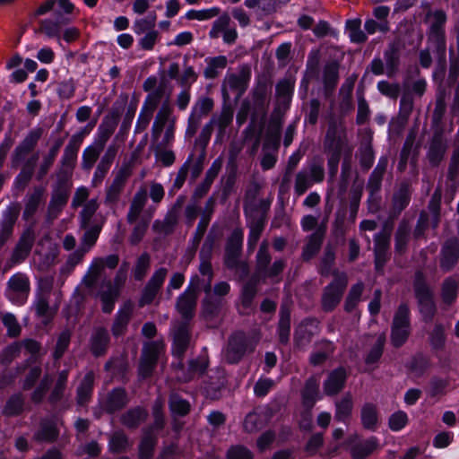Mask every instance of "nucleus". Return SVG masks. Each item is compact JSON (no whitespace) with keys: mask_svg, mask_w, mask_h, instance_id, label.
<instances>
[{"mask_svg":"<svg viewBox=\"0 0 459 459\" xmlns=\"http://www.w3.org/2000/svg\"><path fill=\"white\" fill-rule=\"evenodd\" d=\"M319 380L316 377H311L307 380L304 392H303V403L306 407L311 408L318 398L319 392Z\"/></svg>","mask_w":459,"mask_h":459,"instance_id":"18","label":"nucleus"},{"mask_svg":"<svg viewBox=\"0 0 459 459\" xmlns=\"http://www.w3.org/2000/svg\"><path fill=\"white\" fill-rule=\"evenodd\" d=\"M345 33L352 43L361 44L368 39L366 33L361 30V20L359 18L346 21Z\"/></svg>","mask_w":459,"mask_h":459,"instance_id":"12","label":"nucleus"},{"mask_svg":"<svg viewBox=\"0 0 459 459\" xmlns=\"http://www.w3.org/2000/svg\"><path fill=\"white\" fill-rule=\"evenodd\" d=\"M91 127L86 126L81 133L73 135L70 143L66 145L64 152V159L67 161H74L80 144L82 142L84 135L88 134Z\"/></svg>","mask_w":459,"mask_h":459,"instance_id":"15","label":"nucleus"},{"mask_svg":"<svg viewBox=\"0 0 459 459\" xmlns=\"http://www.w3.org/2000/svg\"><path fill=\"white\" fill-rule=\"evenodd\" d=\"M221 8L217 6H213L208 9H202V10H195L190 9L188 10L186 14L185 18L191 21V20H197V21H207L213 17H216L220 14Z\"/></svg>","mask_w":459,"mask_h":459,"instance_id":"23","label":"nucleus"},{"mask_svg":"<svg viewBox=\"0 0 459 459\" xmlns=\"http://www.w3.org/2000/svg\"><path fill=\"white\" fill-rule=\"evenodd\" d=\"M108 335L106 330L99 329L95 332L92 342L91 350L96 355L101 354L107 347Z\"/></svg>","mask_w":459,"mask_h":459,"instance_id":"29","label":"nucleus"},{"mask_svg":"<svg viewBox=\"0 0 459 459\" xmlns=\"http://www.w3.org/2000/svg\"><path fill=\"white\" fill-rule=\"evenodd\" d=\"M447 17L442 9L436 10L433 13V22L429 27V40L434 44L438 52L437 57H446V32L445 25Z\"/></svg>","mask_w":459,"mask_h":459,"instance_id":"1","label":"nucleus"},{"mask_svg":"<svg viewBox=\"0 0 459 459\" xmlns=\"http://www.w3.org/2000/svg\"><path fill=\"white\" fill-rule=\"evenodd\" d=\"M174 342H173V352L180 356L186 350L189 335L186 326H181L174 331Z\"/></svg>","mask_w":459,"mask_h":459,"instance_id":"22","label":"nucleus"},{"mask_svg":"<svg viewBox=\"0 0 459 459\" xmlns=\"http://www.w3.org/2000/svg\"><path fill=\"white\" fill-rule=\"evenodd\" d=\"M273 385V381L270 378L259 379L254 387V392L256 396L263 397L268 394Z\"/></svg>","mask_w":459,"mask_h":459,"instance_id":"49","label":"nucleus"},{"mask_svg":"<svg viewBox=\"0 0 459 459\" xmlns=\"http://www.w3.org/2000/svg\"><path fill=\"white\" fill-rule=\"evenodd\" d=\"M196 304V294L194 290H187L182 294L178 301V308L184 317L191 316Z\"/></svg>","mask_w":459,"mask_h":459,"instance_id":"17","label":"nucleus"},{"mask_svg":"<svg viewBox=\"0 0 459 459\" xmlns=\"http://www.w3.org/2000/svg\"><path fill=\"white\" fill-rule=\"evenodd\" d=\"M80 36V31L75 27H69L62 30L61 39L67 43L75 41Z\"/></svg>","mask_w":459,"mask_h":459,"instance_id":"62","label":"nucleus"},{"mask_svg":"<svg viewBox=\"0 0 459 459\" xmlns=\"http://www.w3.org/2000/svg\"><path fill=\"white\" fill-rule=\"evenodd\" d=\"M213 107V101L209 98L201 100L195 107L194 112L198 113L199 116L208 114Z\"/></svg>","mask_w":459,"mask_h":459,"instance_id":"57","label":"nucleus"},{"mask_svg":"<svg viewBox=\"0 0 459 459\" xmlns=\"http://www.w3.org/2000/svg\"><path fill=\"white\" fill-rule=\"evenodd\" d=\"M39 30L49 39H56L58 41L61 39L62 30L51 19L41 20Z\"/></svg>","mask_w":459,"mask_h":459,"instance_id":"28","label":"nucleus"},{"mask_svg":"<svg viewBox=\"0 0 459 459\" xmlns=\"http://www.w3.org/2000/svg\"><path fill=\"white\" fill-rule=\"evenodd\" d=\"M127 446V439L123 434H115L109 442L110 449L118 452Z\"/></svg>","mask_w":459,"mask_h":459,"instance_id":"56","label":"nucleus"},{"mask_svg":"<svg viewBox=\"0 0 459 459\" xmlns=\"http://www.w3.org/2000/svg\"><path fill=\"white\" fill-rule=\"evenodd\" d=\"M457 283L455 280L448 279L444 282L442 289V297L445 302L450 303L456 297Z\"/></svg>","mask_w":459,"mask_h":459,"instance_id":"39","label":"nucleus"},{"mask_svg":"<svg viewBox=\"0 0 459 459\" xmlns=\"http://www.w3.org/2000/svg\"><path fill=\"white\" fill-rule=\"evenodd\" d=\"M146 417V413L144 411L141 409H135L128 411L123 417V422L128 427H134L143 421Z\"/></svg>","mask_w":459,"mask_h":459,"instance_id":"40","label":"nucleus"},{"mask_svg":"<svg viewBox=\"0 0 459 459\" xmlns=\"http://www.w3.org/2000/svg\"><path fill=\"white\" fill-rule=\"evenodd\" d=\"M143 88L145 91H148L149 94L153 92L159 93L160 100L165 92V85L162 82H159L157 78L154 76L147 78L143 82Z\"/></svg>","mask_w":459,"mask_h":459,"instance_id":"36","label":"nucleus"},{"mask_svg":"<svg viewBox=\"0 0 459 459\" xmlns=\"http://www.w3.org/2000/svg\"><path fill=\"white\" fill-rule=\"evenodd\" d=\"M228 459H253V455L246 447L238 446L229 450Z\"/></svg>","mask_w":459,"mask_h":459,"instance_id":"51","label":"nucleus"},{"mask_svg":"<svg viewBox=\"0 0 459 459\" xmlns=\"http://www.w3.org/2000/svg\"><path fill=\"white\" fill-rule=\"evenodd\" d=\"M68 195L65 191H57L53 194L49 204L48 212L52 218H56L67 203Z\"/></svg>","mask_w":459,"mask_h":459,"instance_id":"26","label":"nucleus"},{"mask_svg":"<svg viewBox=\"0 0 459 459\" xmlns=\"http://www.w3.org/2000/svg\"><path fill=\"white\" fill-rule=\"evenodd\" d=\"M364 29L368 34H374L377 30L385 33L389 30V26L387 22H377L369 18L365 21Z\"/></svg>","mask_w":459,"mask_h":459,"instance_id":"41","label":"nucleus"},{"mask_svg":"<svg viewBox=\"0 0 459 459\" xmlns=\"http://www.w3.org/2000/svg\"><path fill=\"white\" fill-rule=\"evenodd\" d=\"M416 296L420 303V312L425 317H430L434 314L435 307L429 289L423 285H417Z\"/></svg>","mask_w":459,"mask_h":459,"instance_id":"13","label":"nucleus"},{"mask_svg":"<svg viewBox=\"0 0 459 459\" xmlns=\"http://www.w3.org/2000/svg\"><path fill=\"white\" fill-rule=\"evenodd\" d=\"M158 38L156 30L148 31L138 42L139 46L145 50H152Z\"/></svg>","mask_w":459,"mask_h":459,"instance_id":"54","label":"nucleus"},{"mask_svg":"<svg viewBox=\"0 0 459 459\" xmlns=\"http://www.w3.org/2000/svg\"><path fill=\"white\" fill-rule=\"evenodd\" d=\"M230 18L228 14H222L213 22L212 28L210 30L212 38L217 37L218 32L225 31L230 25Z\"/></svg>","mask_w":459,"mask_h":459,"instance_id":"45","label":"nucleus"},{"mask_svg":"<svg viewBox=\"0 0 459 459\" xmlns=\"http://www.w3.org/2000/svg\"><path fill=\"white\" fill-rule=\"evenodd\" d=\"M260 8L264 14L269 15L276 13L281 7L275 0H261Z\"/></svg>","mask_w":459,"mask_h":459,"instance_id":"61","label":"nucleus"},{"mask_svg":"<svg viewBox=\"0 0 459 459\" xmlns=\"http://www.w3.org/2000/svg\"><path fill=\"white\" fill-rule=\"evenodd\" d=\"M117 154V149L114 146H109L99 163L92 178V184L98 185L101 183L105 178L108 170L110 168L111 162L113 161Z\"/></svg>","mask_w":459,"mask_h":459,"instance_id":"11","label":"nucleus"},{"mask_svg":"<svg viewBox=\"0 0 459 459\" xmlns=\"http://www.w3.org/2000/svg\"><path fill=\"white\" fill-rule=\"evenodd\" d=\"M43 192L40 189L36 190L29 198L25 211L24 215L25 216H30L35 210L37 209L39 204L40 203L41 197H42Z\"/></svg>","mask_w":459,"mask_h":459,"instance_id":"46","label":"nucleus"},{"mask_svg":"<svg viewBox=\"0 0 459 459\" xmlns=\"http://www.w3.org/2000/svg\"><path fill=\"white\" fill-rule=\"evenodd\" d=\"M167 276V270L165 268H160L157 270L152 279L150 280L148 285L145 288L144 293L143 295L141 302L143 304L149 303L154 298L156 292L162 285L165 278Z\"/></svg>","mask_w":459,"mask_h":459,"instance_id":"10","label":"nucleus"},{"mask_svg":"<svg viewBox=\"0 0 459 459\" xmlns=\"http://www.w3.org/2000/svg\"><path fill=\"white\" fill-rule=\"evenodd\" d=\"M4 325L8 330L11 336H17L20 333L21 328L15 317L12 314H6L3 317Z\"/></svg>","mask_w":459,"mask_h":459,"instance_id":"53","label":"nucleus"},{"mask_svg":"<svg viewBox=\"0 0 459 459\" xmlns=\"http://www.w3.org/2000/svg\"><path fill=\"white\" fill-rule=\"evenodd\" d=\"M378 446V441L376 437H371L361 444L355 446L351 449V455L354 459H364L370 455Z\"/></svg>","mask_w":459,"mask_h":459,"instance_id":"21","label":"nucleus"},{"mask_svg":"<svg viewBox=\"0 0 459 459\" xmlns=\"http://www.w3.org/2000/svg\"><path fill=\"white\" fill-rule=\"evenodd\" d=\"M150 266V257L147 255H142L138 261L134 270V277L137 280H141L146 273Z\"/></svg>","mask_w":459,"mask_h":459,"instance_id":"50","label":"nucleus"},{"mask_svg":"<svg viewBox=\"0 0 459 459\" xmlns=\"http://www.w3.org/2000/svg\"><path fill=\"white\" fill-rule=\"evenodd\" d=\"M232 17L237 20L241 27H246L249 24L250 19L247 12L241 8H234L231 12Z\"/></svg>","mask_w":459,"mask_h":459,"instance_id":"59","label":"nucleus"},{"mask_svg":"<svg viewBox=\"0 0 459 459\" xmlns=\"http://www.w3.org/2000/svg\"><path fill=\"white\" fill-rule=\"evenodd\" d=\"M126 178L127 174L126 172H120L117 175L107 194V198L108 200L114 201L117 199L126 183Z\"/></svg>","mask_w":459,"mask_h":459,"instance_id":"33","label":"nucleus"},{"mask_svg":"<svg viewBox=\"0 0 459 459\" xmlns=\"http://www.w3.org/2000/svg\"><path fill=\"white\" fill-rule=\"evenodd\" d=\"M103 267L104 261L101 259H96L89 268V271L83 279V282L89 287L91 286L97 280Z\"/></svg>","mask_w":459,"mask_h":459,"instance_id":"34","label":"nucleus"},{"mask_svg":"<svg viewBox=\"0 0 459 459\" xmlns=\"http://www.w3.org/2000/svg\"><path fill=\"white\" fill-rule=\"evenodd\" d=\"M458 254V243L456 240H452L444 247L441 265L446 269H449L457 261Z\"/></svg>","mask_w":459,"mask_h":459,"instance_id":"24","label":"nucleus"},{"mask_svg":"<svg viewBox=\"0 0 459 459\" xmlns=\"http://www.w3.org/2000/svg\"><path fill=\"white\" fill-rule=\"evenodd\" d=\"M132 306L126 305L118 311L116 321L113 325V333L117 336L122 334L130 320L132 315Z\"/></svg>","mask_w":459,"mask_h":459,"instance_id":"20","label":"nucleus"},{"mask_svg":"<svg viewBox=\"0 0 459 459\" xmlns=\"http://www.w3.org/2000/svg\"><path fill=\"white\" fill-rule=\"evenodd\" d=\"M147 195L145 190H141L135 194L127 214V221L129 223H134L137 221L143 208L144 207Z\"/></svg>","mask_w":459,"mask_h":459,"instance_id":"16","label":"nucleus"},{"mask_svg":"<svg viewBox=\"0 0 459 459\" xmlns=\"http://www.w3.org/2000/svg\"><path fill=\"white\" fill-rule=\"evenodd\" d=\"M194 39L191 31H182L176 35L173 43L177 46H185L190 44Z\"/></svg>","mask_w":459,"mask_h":459,"instance_id":"63","label":"nucleus"},{"mask_svg":"<svg viewBox=\"0 0 459 459\" xmlns=\"http://www.w3.org/2000/svg\"><path fill=\"white\" fill-rule=\"evenodd\" d=\"M335 407V419L339 421H346L352 411V397L349 394L343 396L340 401L336 402Z\"/></svg>","mask_w":459,"mask_h":459,"instance_id":"19","label":"nucleus"},{"mask_svg":"<svg viewBox=\"0 0 459 459\" xmlns=\"http://www.w3.org/2000/svg\"><path fill=\"white\" fill-rule=\"evenodd\" d=\"M100 293V299L103 303V310L105 312H110L113 309V303L117 295V287H112L109 284L104 285Z\"/></svg>","mask_w":459,"mask_h":459,"instance_id":"31","label":"nucleus"},{"mask_svg":"<svg viewBox=\"0 0 459 459\" xmlns=\"http://www.w3.org/2000/svg\"><path fill=\"white\" fill-rule=\"evenodd\" d=\"M94 376L91 372L85 375L78 388V403L83 404L91 395Z\"/></svg>","mask_w":459,"mask_h":459,"instance_id":"30","label":"nucleus"},{"mask_svg":"<svg viewBox=\"0 0 459 459\" xmlns=\"http://www.w3.org/2000/svg\"><path fill=\"white\" fill-rule=\"evenodd\" d=\"M102 150V145L92 144L88 146L82 153V168L88 170L91 169L97 161Z\"/></svg>","mask_w":459,"mask_h":459,"instance_id":"27","label":"nucleus"},{"mask_svg":"<svg viewBox=\"0 0 459 459\" xmlns=\"http://www.w3.org/2000/svg\"><path fill=\"white\" fill-rule=\"evenodd\" d=\"M409 333V309L405 305H402L399 307L394 318L391 335L393 344L394 346H401L407 340Z\"/></svg>","mask_w":459,"mask_h":459,"instance_id":"2","label":"nucleus"},{"mask_svg":"<svg viewBox=\"0 0 459 459\" xmlns=\"http://www.w3.org/2000/svg\"><path fill=\"white\" fill-rule=\"evenodd\" d=\"M408 422V416L404 411H399L393 413L389 418V427L393 431H399Z\"/></svg>","mask_w":459,"mask_h":459,"instance_id":"35","label":"nucleus"},{"mask_svg":"<svg viewBox=\"0 0 459 459\" xmlns=\"http://www.w3.org/2000/svg\"><path fill=\"white\" fill-rule=\"evenodd\" d=\"M160 103V95L157 92L148 94L139 113L136 128L144 130L149 126L153 113Z\"/></svg>","mask_w":459,"mask_h":459,"instance_id":"6","label":"nucleus"},{"mask_svg":"<svg viewBox=\"0 0 459 459\" xmlns=\"http://www.w3.org/2000/svg\"><path fill=\"white\" fill-rule=\"evenodd\" d=\"M88 196H89L88 189L83 186L79 187L76 190L74 196L73 198V201H72L73 207L76 208V207L82 205L86 201Z\"/></svg>","mask_w":459,"mask_h":459,"instance_id":"60","label":"nucleus"},{"mask_svg":"<svg viewBox=\"0 0 459 459\" xmlns=\"http://www.w3.org/2000/svg\"><path fill=\"white\" fill-rule=\"evenodd\" d=\"M274 439V435L272 432L264 433L257 440V446L260 451H264L269 447Z\"/></svg>","mask_w":459,"mask_h":459,"instance_id":"64","label":"nucleus"},{"mask_svg":"<svg viewBox=\"0 0 459 459\" xmlns=\"http://www.w3.org/2000/svg\"><path fill=\"white\" fill-rule=\"evenodd\" d=\"M99 207V204L97 200L91 199L83 207L81 212V224L82 227L88 226L91 218L95 213Z\"/></svg>","mask_w":459,"mask_h":459,"instance_id":"38","label":"nucleus"},{"mask_svg":"<svg viewBox=\"0 0 459 459\" xmlns=\"http://www.w3.org/2000/svg\"><path fill=\"white\" fill-rule=\"evenodd\" d=\"M169 124L173 125L174 119L171 117V108L168 101H165L157 113L152 127V138L154 142L160 139L162 131L166 129Z\"/></svg>","mask_w":459,"mask_h":459,"instance_id":"7","label":"nucleus"},{"mask_svg":"<svg viewBox=\"0 0 459 459\" xmlns=\"http://www.w3.org/2000/svg\"><path fill=\"white\" fill-rule=\"evenodd\" d=\"M149 220L142 221L134 229L131 235V242L136 244L141 241L148 228Z\"/></svg>","mask_w":459,"mask_h":459,"instance_id":"55","label":"nucleus"},{"mask_svg":"<svg viewBox=\"0 0 459 459\" xmlns=\"http://www.w3.org/2000/svg\"><path fill=\"white\" fill-rule=\"evenodd\" d=\"M28 278L21 273L14 274L8 281L7 298L16 305H22L29 296Z\"/></svg>","mask_w":459,"mask_h":459,"instance_id":"3","label":"nucleus"},{"mask_svg":"<svg viewBox=\"0 0 459 459\" xmlns=\"http://www.w3.org/2000/svg\"><path fill=\"white\" fill-rule=\"evenodd\" d=\"M321 245V238L318 235H313L309 238L308 243L307 244L304 252L303 256L306 259H309L314 255V254L319 249Z\"/></svg>","mask_w":459,"mask_h":459,"instance_id":"48","label":"nucleus"},{"mask_svg":"<svg viewBox=\"0 0 459 459\" xmlns=\"http://www.w3.org/2000/svg\"><path fill=\"white\" fill-rule=\"evenodd\" d=\"M156 20V14L153 13V21H148L147 19H141L135 22L134 25V30L135 33L140 34L147 30L154 27Z\"/></svg>","mask_w":459,"mask_h":459,"instance_id":"58","label":"nucleus"},{"mask_svg":"<svg viewBox=\"0 0 459 459\" xmlns=\"http://www.w3.org/2000/svg\"><path fill=\"white\" fill-rule=\"evenodd\" d=\"M170 410L175 414L185 415L189 411V404L186 401L173 395L170 398Z\"/></svg>","mask_w":459,"mask_h":459,"instance_id":"43","label":"nucleus"},{"mask_svg":"<svg viewBox=\"0 0 459 459\" xmlns=\"http://www.w3.org/2000/svg\"><path fill=\"white\" fill-rule=\"evenodd\" d=\"M245 352L243 336L240 334L233 336L228 343L226 359L229 362H237Z\"/></svg>","mask_w":459,"mask_h":459,"instance_id":"14","label":"nucleus"},{"mask_svg":"<svg viewBox=\"0 0 459 459\" xmlns=\"http://www.w3.org/2000/svg\"><path fill=\"white\" fill-rule=\"evenodd\" d=\"M347 284L345 275L338 276L326 289L323 296V306L325 309H333L340 301L342 292Z\"/></svg>","mask_w":459,"mask_h":459,"instance_id":"4","label":"nucleus"},{"mask_svg":"<svg viewBox=\"0 0 459 459\" xmlns=\"http://www.w3.org/2000/svg\"><path fill=\"white\" fill-rule=\"evenodd\" d=\"M126 403V396L125 391L123 389H116L109 395L108 407L110 411H113L125 405Z\"/></svg>","mask_w":459,"mask_h":459,"instance_id":"37","label":"nucleus"},{"mask_svg":"<svg viewBox=\"0 0 459 459\" xmlns=\"http://www.w3.org/2000/svg\"><path fill=\"white\" fill-rule=\"evenodd\" d=\"M362 290L363 285L361 283H357L352 286L346 300L345 307L347 310H351L356 306L359 300Z\"/></svg>","mask_w":459,"mask_h":459,"instance_id":"42","label":"nucleus"},{"mask_svg":"<svg viewBox=\"0 0 459 459\" xmlns=\"http://www.w3.org/2000/svg\"><path fill=\"white\" fill-rule=\"evenodd\" d=\"M162 349L163 344L160 342H152L145 344L140 364V373L143 377L150 374Z\"/></svg>","mask_w":459,"mask_h":459,"instance_id":"5","label":"nucleus"},{"mask_svg":"<svg viewBox=\"0 0 459 459\" xmlns=\"http://www.w3.org/2000/svg\"><path fill=\"white\" fill-rule=\"evenodd\" d=\"M242 242L243 231L241 230H235L229 239L227 247L228 252L231 254L237 253L240 249Z\"/></svg>","mask_w":459,"mask_h":459,"instance_id":"44","label":"nucleus"},{"mask_svg":"<svg viewBox=\"0 0 459 459\" xmlns=\"http://www.w3.org/2000/svg\"><path fill=\"white\" fill-rule=\"evenodd\" d=\"M312 183L308 176L303 172H300L296 177L295 191L300 195H303L310 186Z\"/></svg>","mask_w":459,"mask_h":459,"instance_id":"47","label":"nucleus"},{"mask_svg":"<svg viewBox=\"0 0 459 459\" xmlns=\"http://www.w3.org/2000/svg\"><path fill=\"white\" fill-rule=\"evenodd\" d=\"M264 423V417L258 412H251L247 415L244 420V429L247 432H255L258 430Z\"/></svg>","mask_w":459,"mask_h":459,"instance_id":"32","label":"nucleus"},{"mask_svg":"<svg viewBox=\"0 0 459 459\" xmlns=\"http://www.w3.org/2000/svg\"><path fill=\"white\" fill-rule=\"evenodd\" d=\"M361 421L364 428L375 429L377 424V411L375 405L366 403L361 409Z\"/></svg>","mask_w":459,"mask_h":459,"instance_id":"25","label":"nucleus"},{"mask_svg":"<svg viewBox=\"0 0 459 459\" xmlns=\"http://www.w3.org/2000/svg\"><path fill=\"white\" fill-rule=\"evenodd\" d=\"M454 435L451 432H440L433 439V446L437 448H445L453 441Z\"/></svg>","mask_w":459,"mask_h":459,"instance_id":"52","label":"nucleus"},{"mask_svg":"<svg viewBox=\"0 0 459 459\" xmlns=\"http://www.w3.org/2000/svg\"><path fill=\"white\" fill-rule=\"evenodd\" d=\"M249 76V71H243L239 75L233 74L227 75L223 83L224 93L227 94L228 91H235L238 95L241 94L247 87Z\"/></svg>","mask_w":459,"mask_h":459,"instance_id":"8","label":"nucleus"},{"mask_svg":"<svg viewBox=\"0 0 459 459\" xmlns=\"http://www.w3.org/2000/svg\"><path fill=\"white\" fill-rule=\"evenodd\" d=\"M346 373L342 368L331 372L324 383V390L327 395H333L340 392L345 383Z\"/></svg>","mask_w":459,"mask_h":459,"instance_id":"9","label":"nucleus"}]
</instances>
